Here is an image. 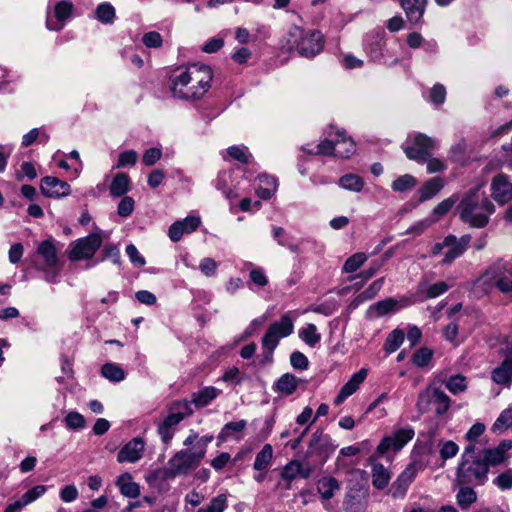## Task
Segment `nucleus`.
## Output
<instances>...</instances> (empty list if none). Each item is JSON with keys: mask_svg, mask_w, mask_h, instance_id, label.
I'll return each mask as SVG.
<instances>
[{"mask_svg": "<svg viewBox=\"0 0 512 512\" xmlns=\"http://www.w3.org/2000/svg\"><path fill=\"white\" fill-rule=\"evenodd\" d=\"M213 74L207 65L193 64L173 79V94L185 100H198L210 89Z\"/></svg>", "mask_w": 512, "mask_h": 512, "instance_id": "f257e3e1", "label": "nucleus"}, {"mask_svg": "<svg viewBox=\"0 0 512 512\" xmlns=\"http://www.w3.org/2000/svg\"><path fill=\"white\" fill-rule=\"evenodd\" d=\"M457 211L462 222L474 228H483L489 223L495 206L479 188H473L463 196Z\"/></svg>", "mask_w": 512, "mask_h": 512, "instance_id": "f03ea898", "label": "nucleus"}, {"mask_svg": "<svg viewBox=\"0 0 512 512\" xmlns=\"http://www.w3.org/2000/svg\"><path fill=\"white\" fill-rule=\"evenodd\" d=\"M323 36L319 31L292 25L281 40V47L287 52L296 50L301 56L313 57L323 49Z\"/></svg>", "mask_w": 512, "mask_h": 512, "instance_id": "7ed1b4c3", "label": "nucleus"}, {"mask_svg": "<svg viewBox=\"0 0 512 512\" xmlns=\"http://www.w3.org/2000/svg\"><path fill=\"white\" fill-rule=\"evenodd\" d=\"M202 460L203 449L199 451L194 448L182 449L169 459L164 468L154 471L152 477L165 481L179 475H186L195 470Z\"/></svg>", "mask_w": 512, "mask_h": 512, "instance_id": "20e7f679", "label": "nucleus"}, {"mask_svg": "<svg viewBox=\"0 0 512 512\" xmlns=\"http://www.w3.org/2000/svg\"><path fill=\"white\" fill-rule=\"evenodd\" d=\"M35 257V268L44 273V279L47 282H54L61 271L58 250L55 246L54 239L50 238L41 241L37 245Z\"/></svg>", "mask_w": 512, "mask_h": 512, "instance_id": "39448f33", "label": "nucleus"}, {"mask_svg": "<svg viewBox=\"0 0 512 512\" xmlns=\"http://www.w3.org/2000/svg\"><path fill=\"white\" fill-rule=\"evenodd\" d=\"M488 468L480 456L477 458H464L457 470L459 484L482 485L487 480Z\"/></svg>", "mask_w": 512, "mask_h": 512, "instance_id": "423d86ee", "label": "nucleus"}, {"mask_svg": "<svg viewBox=\"0 0 512 512\" xmlns=\"http://www.w3.org/2000/svg\"><path fill=\"white\" fill-rule=\"evenodd\" d=\"M294 325L289 314H284L279 321L272 323L262 338V347L266 357L272 356L280 339L293 333Z\"/></svg>", "mask_w": 512, "mask_h": 512, "instance_id": "0eeeda50", "label": "nucleus"}, {"mask_svg": "<svg viewBox=\"0 0 512 512\" xmlns=\"http://www.w3.org/2000/svg\"><path fill=\"white\" fill-rule=\"evenodd\" d=\"M416 407L422 414L434 409L436 414L442 415L449 409L450 399L440 389L428 387L419 394Z\"/></svg>", "mask_w": 512, "mask_h": 512, "instance_id": "6e6552de", "label": "nucleus"}, {"mask_svg": "<svg viewBox=\"0 0 512 512\" xmlns=\"http://www.w3.org/2000/svg\"><path fill=\"white\" fill-rule=\"evenodd\" d=\"M103 237L101 232L91 233L86 237L77 239L70 244L68 257L71 261H80L89 259L94 256L96 251L101 247Z\"/></svg>", "mask_w": 512, "mask_h": 512, "instance_id": "1a4fd4ad", "label": "nucleus"}, {"mask_svg": "<svg viewBox=\"0 0 512 512\" xmlns=\"http://www.w3.org/2000/svg\"><path fill=\"white\" fill-rule=\"evenodd\" d=\"M436 147V141L425 134L417 133L413 135L411 144L408 141L402 145L404 153L410 160L418 163H425L431 156L432 150Z\"/></svg>", "mask_w": 512, "mask_h": 512, "instance_id": "9d476101", "label": "nucleus"}, {"mask_svg": "<svg viewBox=\"0 0 512 512\" xmlns=\"http://www.w3.org/2000/svg\"><path fill=\"white\" fill-rule=\"evenodd\" d=\"M336 139H325L314 149L309 150L310 154L315 155H335L339 158H349L350 148L352 147V140L346 139L343 133L337 132Z\"/></svg>", "mask_w": 512, "mask_h": 512, "instance_id": "9b49d317", "label": "nucleus"}, {"mask_svg": "<svg viewBox=\"0 0 512 512\" xmlns=\"http://www.w3.org/2000/svg\"><path fill=\"white\" fill-rule=\"evenodd\" d=\"M182 409H188L187 403L175 402L170 408L169 414L158 425L157 432L165 444L171 441L175 427L185 418V412Z\"/></svg>", "mask_w": 512, "mask_h": 512, "instance_id": "f8f14e48", "label": "nucleus"}, {"mask_svg": "<svg viewBox=\"0 0 512 512\" xmlns=\"http://www.w3.org/2000/svg\"><path fill=\"white\" fill-rule=\"evenodd\" d=\"M424 469L421 462L414 460L397 477L388 490V494L394 499H402L406 495L408 487L415 479L419 471Z\"/></svg>", "mask_w": 512, "mask_h": 512, "instance_id": "ddd939ff", "label": "nucleus"}, {"mask_svg": "<svg viewBox=\"0 0 512 512\" xmlns=\"http://www.w3.org/2000/svg\"><path fill=\"white\" fill-rule=\"evenodd\" d=\"M415 432L411 427L396 429L392 434L384 437L377 447L380 454L388 451L397 452L401 450L412 438Z\"/></svg>", "mask_w": 512, "mask_h": 512, "instance_id": "4468645a", "label": "nucleus"}, {"mask_svg": "<svg viewBox=\"0 0 512 512\" xmlns=\"http://www.w3.org/2000/svg\"><path fill=\"white\" fill-rule=\"evenodd\" d=\"M511 449L512 440H502L496 447L484 449L480 457L489 469L504 464L509 458L508 452Z\"/></svg>", "mask_w": 512, "mask_h": 512, "instance_id": "2eb2a0df", "label": "nucleus"}, {"mask_svg": "<svg viewBox=\"0 0 512 512\" xmlns=\"http://www.w3.org/2000/svg\"><path fill=\"white\" fill-rule=\"evenodd\" d=\"M144 449V440L141 437H135L119 450L117 461L119 463H136L142 458Z\"/></svg>", "mask_w": 512, "mask_h": 512, "instance_id": "dca6fc26", "label": "nucleus"}, {"mask_svg": "<svg viewBox=\"0 0 512 512\" xmlns=\"http://www.w3.org/2000/svg\"><path fill=\"white\" fill-rule=\"evenodd\" d=\"M201 224L199 216L190 215L183 220L175 221L168 229V236L172 242H178L184 234L194 232Z\"/></svg>", "mask_w": 512, "mask_h": 512, "instance_id": "f3484780", "label": "nucleus"}, {"mask_svg": "<svg viewBox=\"0 0 512 512\" xmlns=\"http://www.w3.org/2000/svg\"><path fill=\"white\" fill-rule=\"evenodd\" d=\"M40 189L43 195L50 198H60L70 194V185L53 176H46L41 180Z\"/></svg>", "mask_w": 512, "mask_h": 512, "instance_id": "a211bd4d", "label": "nucleus"}, {"mask_svg": "<svg viewBox=\"0 0 512 512\" xmlns=\"http://www.w3.org/2000/svg\"><path fill=\"white\" fill-rule=\"evenodd\" d=\"M47 491L45 485H36L33 488L26 491L19 500L9 504L4 512H21L22 509L36 501L38 498L43 496Z\"/></svg>", "mask_w": 512, "mask_h": 512, "instance_id": "6ab92c4d", "label": "nucleus"}, {"mask_svg": "<svg viewBox=\"0 0 512 512\" xmlns=\"http://www.w3.org/2000/svg\"><path fill=\"white\" fill-rule=\"evenodd\" d=\"M491 189L493 198L500 204H504L512 199V184L503 174L494 177Z\"/></svg>", "mask_w": 512, "mask_h": 512, "instance_id": "aec40b11", "label": "nucleus"}, {"mask_svg": "<svg viewBox=\"0 0 512 512\" xmlns=\"http://www.w3.org/2000/svg\"><path fill=\"white\" fill-rule=\"evenodd\" d=\"M312 474V468L309 465H304L298 460H292L287 463L282 472L281 478L288 482L293 481L297 477L308 479Z\"/></svg>", "mask_w": 512, "mask_h": 512, "instance_id": "412c9836", "label": "nucleus"}, {"mask_svg": "<svg viewBox=\"0 0 512 512\" xmlns=\"http://www.w3.org/2000/svg\"><path fill=\"white\" fill-rule=\"evenodd\" d=\"M215 187L217 190L221 191L228 199H232L238 196L236 192V182L233 178L232 170L220 171L215 180Z\"/></svg>", "mask_w": 512, "mask_h": 512, "instance_id": "4be33fe9", "label": "nucleus"}, {"mask_svg": "<svg viewBox=\"0 0 512 512\" xmlns=\"http://www.w3.org/2000/svg\"><path fill=\"white\" fill-rule=\"evenodd\" d=\"M401 7L411 24H418L423 17L427 0H400Z\"/></svg>", "mask_w": 512, "mask_h": 512, "instance_id": "5701e85b", "label": "nucleus"}, {"mask_svg": "<svg viewBox=\"0 0 512 512\" xmlns=\"http://www.w3.org/2000/svg\"><path fill=\"white\" fill-rule=\"evenodd\" d=\"M471 240L470 235H463L460 239H457L454 236V241L451 243L448 247H446L448 250L444 255V258L442 260V264H450L452 263L456 258L460 257L467 249L469 243Z\"/></svg>", "mask_w": 512, "mask_h": 512, "instance_id": "b1692460", "label": "nucleus"}, {"mask_svg": "<svg viewBox=\"0 0 512 512\" xmlns=\"http://www.w3.org/2000/svg\"><path fill=\"white\" fill-rule=\"evenodd\" d=\"M491 378L496 384L509 385L512 381V359L507 358L494 368L491 372Z\"/></svg>", "mask_w": 512, "mask_h": 512, "instance_id": "393cba45", "label": "nucleus"}, {"mask_svg": "<svg viewBox=\"0 0 512 512\" xmlns=\"http://www.w3.org/2000/svg\"><path fill=\"white\" fill-rule=\"evenodd\" d=\"M402 305L399 301L394 298H387L371 305L368 309V313L373 316L382 317L390 313H394L400 309Z\"/></svg>", "mask_w": 512, "mask_h": 512, "instance_id": "a878e982", "label": "nucleus"}, {"mask_svg": "<svg viewBox=\"0 0 512 512\" xmlns=\"http://www.w3.org/2000/svg\"><path fill=\"white\" fill-rule=\"evenodd\" d=\"M303 381L291 373L283 374L275 383V390L283 395L293 394Z\"/></svg>", "mask_w": 512, "mask_h": 512, "instance_id": "bb28decb", "label": "nucleus"}, {"mask_svg": "<svg viewBox=\"0 0 512 512\" xmlns=\"http://www.w3.org/2000/svg\"><path fill=\"white\" fill-rule=\"evenodd\" d=\"M73 5L70 1H61L55 6V17L57 23L54 25L49 20L47 21V27L50 30H60L63 27V21L68 19L71 15Z\"/></svg>", "mask_w": 512, "mask_h": 512, "instance_id": "cd10ccee", "label": "nucleus"}, {"mask_svg": "<svg viewBox=\"0 0 512 512\" xmlns=\"http://www.w3.org/2000/svg\"><path fill=\"white\" fill-rule=\"evenodd\" d=\"M116 485L125 497L137 498L140 495V486L131 480L129 473H124L118 477Z\"/></svg>", "mask_w": 512, "mask_h": 512, "instance_id": "c85d7f7f", "label": "nucleus"}, {"mask_svg": "<svg viewBox=\"0 0 512 512\" xmlns=\"http://www.w3.org/2000/svg\"><path fill=\"white\" fill-rule=\"evenodd\" d=\"M130 190V178L126 173H117L110 184V194L113 197H121Z\"/></svg>", "mask_w": 512, "mask_h": 512, "instance_id": "c756f323", "label": "nucleus"}, {"mask_svg": "<svg viewBox=\"0 0 512 512\" xmlns=\"http://www.w3.org/2000/svg\"><path fill=\"white\" fill-rule=\"evenodd\" d=\"M391 479L390 471L380 463L372 464V484L377 489H384Z\"/></svg>", "mask_w": 512, "mask_h": 512, "instance_id": "7c9ffc66", "label": "nucleus"}, {"mask_svg": "<svg viewBox=\"0 0 512 512\" xmlns=\"http://www.w3.org/2000/svg\"><path fill=\"white\" fill-rule=\"evenodd\" d=\"M273 459V448L270 444H265L262 449L256 454L253 469L256 471H263L268 469Z\"/></svg>", "mask_w": 512, "mask_h": 512, "instance_id": "2f4dec72", "label": "nucleus"}, {"mask_svg": "<svg viewBox=\"0 0 512 512\" xmlns=\"http://www.w3.org/2000/svg\"><path fill=\"white\" fill-rule=\"evenodd\" d=\"M339 490V484L332 477H323L318 481L317 491L324 500L334 497L335 492Z\"/></svg>", "mask_w": 512, "mask_h": 512, "instance_id": "473e14b6", "label": "nucleus"}, {"mask_svg": "<svg viewBox=\"0 0 512 512\" xmlns=\"http://www.w3.org/2000/svg\"><path fill=\"white\" fill-rule=\"evenodd\" d=\"M443 185V181L439 177L429 179L419 190L420 201L424 202L431 199L443 188Z\"/></svg>", "mask_w": 512, "mask_h": 512, "instance_id": "72a5a7b5", "label": "nucleus"}, {"mask_svg": "<svg viewBox=\"0 0 512 512\" xmlns=\"http://www.w3.org/2000/svg\"><path fill=\"white\" fill-rule=\"evenodd\" d=\"M384 283L383 278H379L372 282L366 290L360 293L356 298H354V306L359 305L365 301H368L374 298L378 292L381 290Z\"/></svg>", "mask_w": 512, "mask_h": 512, "instance_id": "f704fd0d", "label": "nucleus"}, {"mask_svg": "<svg viewBox=\"0 0 512 512\" xmlns=\"http://www.w3.org/2000/svg\"><path fill=\"white\" fill-rule=\"evenodd\" d=\"M101 375L112 382H120L125 379L124 370L114 363L104 364L101 367Z\"/></svg>", "mask_w": 512, "mask_h": 512, "instance_id": "c9c22d12", "label": "nucleus"}, {"mask_svg": "<svg viewBox=\"0 0 512 512\" xmlns=\"http://www.w3.org/2000/svg\"><path fill=\"white\" fill-rule=\"evenodd\" d=\"M299 337L310 347H315L321 340V334L317 332L314 324H307L299 331Z\"/></svg>", "mask_w": 512, "mask_h": 512, "instance_id": "e433bc0d", "label": "nucleus"}, {"mask_svg": "<svg viewBox=\"0 0 512 512\" xmlns=\"http://www.w3.org/2000/svg\"><path fill=\"white\" fill-rule=\"evenodd\" d=\"M494 285L502 293L512 295V269L495 275Z\"/></svg>", "mask_w": 512, "mask_h": 512, "instance_id": "4c0bfd02", "label": "nucleus"}, {"mask_svg": "<svg viewBox=\"0 0 512 512\" xmlns=\"http://www.w3.org/2000/svg\"><path fill=\"white\" fill-rule=\"evenodd\" d=\"M96 18L103 24H112L115 19V9L110 3H101L97 6Z\"/></svg>", "mask_w": 512, "mask_h": 512, "instance_id": "58836bf2", "label": "nucleus"}, {"mask_svg": "<svg viewBox=\"0 0 512 512\" xmlns=\"http://www.w3.org/2000/svg\"><path fill=\"white\" fill-rule=\"evenodd\" d=\"M417 185V180L410 174L399 176L391 184V188L395 192H406L413 189Z\"/></svg>", "mask_w": 512, "mask_h": 512, "instance_id": "ea45409f", "label": "nucleus"}, {"mask_svg": "<svg viewBox=\"0 0 512 512\" xmlns=\"http://www.w3.org/2000/svg\"><path fill=\"white\" fill-rule=\"evenodd\" d=\"M218 395V390L215 387H206L203 390L199 391L197 394H194L193 402L196 406L203 407L208 405L212 400H214Z\"/></svg>", "mask_w": 512, "mask_h": 512, "instance_id": "a19ab883", "label": "nucleus"}, {"mask_svg": "<svg viewBox=\"0 0 512 512\" xmlns=\"http://www.w3.org/2000/svg\"><path fill=\"white\" fill-rule=\"evenodd\" d=\"M246 425V420L232 421L226 423L218 435V445L224 442L231 435L232 432L238 433L243 431Z\"/></svg>", "mask_w": 512, "mask_h": 512, "instance_id": "79ce46f5", "label": "nucleus"}, {"mask_svg": "<svg viewBox=\"0 0 512 512\" xmlns=\"http://www.w3.org/2000/svg\"><path fill=\"white\" fill-rule=\"evenodd\" d=\"M404 341V332L400 329L393 330L387 337L384 348L386 352H395Z\"/></svg>", "mask_w": 512, "mask_h": 512, "instance_id": "37998d69", "label": "nucleus"}, {"mask_svg": "<svg viewBox=\"0 0 512 512\" xmlns=\"http://www.w3.org/2000/svg\"><path fill=\"white\" fill-rule=\"evenodd\" d=\"M380 264L373 263L368 269L354 274V291L360 289L379 270Z\"/></svg>", "mask_w": 512, "mask_h": 512, "instance_id": "c03bdc74", "label": "nucleus"}, {"mask_svg": "<svg viewBox=\"0 0 512 512\" xmlns=\"http://www.w3.org/2000/svg\"><path fill=\"white\" fill-rule=\"evenodd\" d=\"M476 498V493L472 488H461L457 494V503L462 509H468L476 501Z\"/></svg>", "mask_w": 512, "mask_h": 512, "instance_id": "a18cd8bd", "label": "nucleus"}, {"mask_svg": "<svg viewBox=\"0 0 512 512\" xmlns=\"http://www.w3.org/2000/svg\"><path fill=\"white\" fill-rule=\"evenodd\" d=\"M227 507V496L220 494L214 497L207 507L198 509L197 512H223Z\"/></svg>", "mask_w": 512, "mask_h": 512, "instance_id": "49530a36", "label": "nucleus"}, {"mask_svg": "<svg viewBox=\"0 0 512 512\" xmlns=\"http://www.w3.org/2000/svg\"><path fill=\"white\" fill-rule=\"evenodd\" d=\"M446 388L453 394L461 393L466 390V378L460 374L449 377L446 382Z\"/></svg>", "mask_w": 512, "mask_h": 512, "instance_id": "de8ad7c7", "label": "nucleus"}, {"mask_svg": "<svg viewBox=\"0 0 512 512\" xmlns=\"http://www.w3.org/2000/svg\"><path fill=\"white\" fill-rule=\"evenodd\" d=\"M64 422L67 428L72 430L83 429L86 426L85 418L76 411L69 412L66 415Z\"/></svg>", "mask_w": 512, "mask_h": 512, "instance_id": "09e8293b", "label": "nucleus"}, {"mask_svg": "<svg viewBox=\"0 0 512 512\" xmlns=\"http://www.w3.org/2000/svg\"><path fill=\"white\" fill-rule=\"evenodd\" d=\"M245 146H230L227 148V154L233 158L234 160L242 163L248 164L250 162L251 155L246 152Z\"/></svg>", "mask_w": 512, "mask_h": 512, "instance_id": "8fccbe9b", "label": "nucleus"}, {"mask_svg": "<svg viewBox=\"0 0 512 512\" xmlns=\"http://www.w3.org/2000/svg\"><path fill=\"white\" fill-rule=\"evenodd\" d=\"M433 356L432 350L429 348H420L417 350L412 357V361L414 365L417 367L423 368L428 365Z\"/></svg>", "mask_w": 512, "mask_h": 512, "instance_id": "3c124183", "label": "nucleus"}, {"mask_svg": "<svg viewBox=\"0 0 512 512\" xmlns=\"http://www.w3.org/2000/svg\"><path fill=\"white\" fill-rule=\"evenodd\" d=\"M512 427V407L503 410L493 424V430H503Z\"/></svg>", "mask_w": 512, "mask_h": 512, "instance_id": "603ef678", "label": "nucleus"}, {"mask_svg": "<svg viewBox=\"0 0 512 512\" xmlns=\"http://www.w3.org/2000/svg\"><path fill=\"white\" fill-rule=\"evenodd\" d=\"M135 207V201L130 196H125L121 199L117 207V213L121 217H128L132 214Z\"/></svg>", "mask_w": 512, "mask_h": 512, "instance_id": "864d4df0", "label": "nucleus"}, {"mask_svg": "<svg viewBox=\"0 0 512 512\" xmlns=\"http://www.w3.org/2000/svg\"><path fill=\"white\" fill-rule=\"evenodd\" d=\"M290 364L294 369L303 371L308 368L309 360L302 352L294 351L290 355Z\"/></svg>", "mask_w": 512, "mask_h": 512, "instance_id": "5fc2aeb1", "label": "nucleus"}, {"mask_svg": "<svg viewBox=\"0 0 512 512\" xmlns=\"http://www.w3.org/2000/svg\"><path fill=\"white\" fill-rule=\"evenodd\" d=\"M161 157L162 150L160 148H149L144 152L142 162L145 166H153L161 159Z\"/></svg>", "mask_w": 512, "mask_h": 512, "instance_id": "6e6d98bb", "label": "nucleus"}, {"mask_svg": "<svg viewBox=\"0 0 512 512\" xmlns=\"http://www.w3.org/2000/svg\"><path fill=\"white\" fill-rule=\"evenodd\" d=\"M458 450L459 447L455 442L451 440L444 441L441 443L440 456L445 461L447 459L454 457L458 453Z\"/></svg>", "mask_w": 512, "mask_h": 512, "instance_id": "4d7b16f0", "label": "nucleus"}, {"mask_svg": "<svg viewBox=\"0 0 512 512\" xmlns=\"http://www.w3.org/2000/svg\"><path fill=\"white\" fill-rule=\"evenodd\" d=\"M446 99V89L441 84H435L430 91V101L435 105H441Z\"/></svg>", "mask_w": 512, "mask_h": 512, "instance_id": "13d9d810", "label": "nucleus"}, {"mask_svg": "<svg viewBox=\"0 0 512 512\" xmlns=\"http://www.w3.org/2000/svg\"><path fill=\"white\" fill-rule=\"evenodd\" d=\"M494 484L501 490H507L512 488V470L509 469L499 474L494 480Z\"/></svg>", "mask_w": 512, "mask_h": 512, "instance_id": "bf43d9fd", "label": "nucleus"}, {"mask_svg": "<svg viewBox=\"0 0 512 512\" xmlns=\"http://www.w3.org/2000/svg\"><path fill=\"white\" fill-rule=\"evenodd\" d=\"M358 497L357 503L354 502V512H365L369 498V487L362 486L358 491Z\"/></svg>", "mask_w": 512, "mask_h": 512, "instance_id": "052dcab7", "label": "nucleus"}, {"mask_svg": "<svg viewBox=\"0 0 512 512\" xmlns=\"http://www.w3.org/2000/svg\"><path fill=\"white\" fill-rule=\"evenodd\" d=\"M449 287L450 286L446 282L439 281L437 283L430 285L426 289V296L428 298H436V297L444 294L449 289Z\"/></svg>", "mask_w": 512, "mask_h": 512, "instance_id": "680f3d73", "label": "nucleus"}, {"mask_svg": "<svg viewBox=\"0 0 512 512\" xmlns=\"http://www.w3.org/2000/svg\"><path fill=\"white\" fill-rule=\"evenodd\" d=\"M126 254L129 257L131 263L134 264L136 267H143L145 265L146 261L142 256H140L139 251L135 245H127Z\"/></svg>", "mask_w": 512, "mask_h": 512, "instance_id": "e2e57ef3", "label": "nucleus"}, {"mask_svg": "<svg viewBox=\"0 0 512 512\" xmlns=\"http://www.w3.org/2000/svg\"><path fill=\"white\" fill-rule=\"evenodd\" d=\"M24 176L30 180L37 177L36 169L31 162H23L21 165V171L16 173V179L18 181H22Z\"/></svg>", "mask_w": 512, "mask_h": 512, "instance_id": "0e129e2a", "label": "nucleus"}, {"mask_svg": "<svg viewBox=\"0 0 512 512\" xmlns=\"http://www.w3.org/2000/svg\"><path fill=\"white\" fill-rule=\"evenodd\" d=\"M456 201L457 199L454 197H449L443 200L433 209V214L437 217L444 216L450 211V209L454 206Z\"/></svg>", "mask_w": 512, "mask_h": 512, "instance_id": "69168bd1", "label": "nucleus"}, {"mask_svg": "<svg viewBox=\"0 0 512 512\" xmlns=\"http://www.w3.org/2000/svg\"><path fill=\"white\" fill-rule=\"evenodd\" d=\"M137 161V153L134 150L124 151L119 154L117 168L127 165H135Z\"/></svg>", "mask_w": 512, "mask_h": 512, "instance_id": "338daca9", "label": "nucleus"}, {"mask_svg": "<svg viewBox=\"0 0 512 512\" xmlns=\"http://www.w3.org/2000/svg\"><path fill=\"white\" fill-rule=\"evenodd\" d=\"M142 41L144 45L149 48H158L162 45V37L155 31L144 34Z\"/></svg>", "mask_w": 512, "mask_h": 512, "instance_id": "774afa93", "label": "nucleus"}]
</instances>
